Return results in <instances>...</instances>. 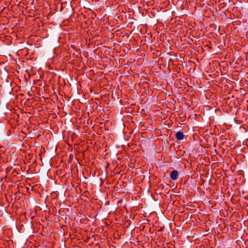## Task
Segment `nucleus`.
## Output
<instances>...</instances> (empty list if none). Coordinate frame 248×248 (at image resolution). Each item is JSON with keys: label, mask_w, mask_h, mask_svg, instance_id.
<instances>
[{"label": "nucleus", "mask_w": 248, "mask_h": 248, "mask_svg": "<svg viewBox=\"0 0 248 248\" xmlns=\"http://www.w3.org/2000/svg\"><path fill=\"white\" fill-rule=\"evenodd\" d=\"M178 171H171L170 174V178L173 180H175L177 179L178 177Z\"/></svg>", "instance_id": "obj_4"}, {"label": "nucleus", "mask_w": 248, "mask_h": 248, "mask_svg": "<svg viewBox=\"0 0 248 248\" xmlns=\"http://www.w3.org/2000/svg\"><path fill=\"white\" fill-rule=\"evenodd\" d=\"M123 200L122 199H121V200H120L119 201H118L117 202V204L119 203H121L122 202Z\"/></svg>", "instance_id": "obj_9"}, {"label": "nucleus", "mask_w": 248, "mask_h": 248, "mask_svg": "<svg viewBox=\"0 0 248 248\" xmlns=\"http://www.w3.org/2000/svg\"><path fill=\"white\" fill-rule=\"evenodd\" d=\"M213 174V171H205V173H203L201 175V179L203 181H210L211 176Z\"/></svg>", "instance_id": "obj_2"}, {"label": "nucleus", "mask_w": 248, "mask_h": 248, "mask_svg": "<svg viewBox=\"0 0 248 248\" xmlns=\"http://www.w3.org/2000/svg\"><path fill=\"white\" fill-rule=\"evenodd\" d=\"M15 172V171H13L12 174ZM15 172H16L17 174H18L19 173L17 171H15Z\"/></svg>", "instance_id": "obj_11"}, {"label": "nucleus", "mask_w": 248, "mask_h": 248, "mask_svg": "<svg viewBox=\"0 0 248 248\" xmlns=\"http://www.w3.org/2000/svg\"><path fill=\"white\" fill-rule=\"evenodd\" d=\"M88 192L87 191H85L84 192V194H85V195H87V193H88Z\"/></svg>", "instance_id": "obj_10"}, {"label": "nucleus", "mask_w": 248, "mask_h": 248, "mask_svg": "<svg viewBox=\"0 0 248 248\" xmlns=\"http://www.w3.org/2000/svg\"><path fill=\"white\" fill-rule=\"evenodd\" d=\"M77 189V188L76 187H75L73 185L71 186L70 187V190H72V189Z\"/></svg>", "instance_id": "obj_8"}, {"label": "nucleus", "mask_w": 248, "mask_h": 248, "mask_svg": "<svg viewBox=\"0 0 248 248\" xmlns=\"http://www.w3.org/2000/svg\"><path fill=\"white\" fill-rule=\"evenodd\" d=\"M54 175L55 174V173H56V174L58 176H60V175H64V174H63V173H62V171H52Z\"/></svg>", "instance_id": "obj_6"}, {"label": "nucleus", "mask_w": 248, "mask_h": 248, "mask_svg": "<svg viewBox=\"0 0 248 248\" xmlns=\"http://www.w3.org/2000/svg\"><path fill=\"white\" fill-rule=\"evenodd\" d=\"M107 176V171H100L99 174L97 175V177L95 178V181L97 184H99V185L101 186L104 181L106 179Z\"/></svg>", "instance_id": "obj_1"}, {"label": "nucleus", "mask_w": 248, "mask_h": 248, "mask_svg": "<svg viewBox=\"0 0 248 248\" xmlns=\"http://www.w3.org/2000/svg\"><path fill=\"white\" fill-rule=\"evenodd\" d=\"M99 172L100 171H90V176L93 177L95 181V178L97 177V175L99 174Z\"/></svg>", "instance_id": "obj_5"}, {"label": "nucleus", "mask_w": 248, "mask_h": 248, "mask_svg": "<svg viewBox=\"0 0 248 248\" xmlns=\"http://www.w3.org/2000/svg\"><path fill=\"white\" fill-rule=\"evenodd\" d=\"M8 172V171H5V174H6Z\"/></svg>", "instance_id": "obj_14"}, {"label": "nucleus", "mask_w": 248, "mask_h": 248, "mask_svg": "<svg viewBox=\"0 0 248 248\" xmlns=\"http://www.w3.org/2000/svg\"><path fill=\"white\" fill-rule=\"evenodd\" d=\"M226 171H223L224 173V174H225V175L226 176Z\"/></svg>", "instance_id": "obj_13"}, {"label": "nucleus", "mask_w": 248, "mask_h": 248, "mask_svg": "<svg viewBox=\"0 0 248 248\" xmlns=\"http://www.w3.org/2000/svg\"><path fill=\"white\" fill-rule=\"evenodd\" d=\"M0 179H1V181H2V180L3 179V178H1V177H0Z\"/></svg>", "instance_id": "obj_12"}, {"label": "nucleus", "mask_w": 248, "mask_h": 248, "mask_svg": "<svg viewBox=\"0 0 248 248\" xmlns=\"http://www.w3.org/2000/svg\"><path fill=\"white\" fill-rule=\"evenodd\" d=\"M175 138L178 140H182L184 138V135L182 132L178 131L175 134Z\"/></svg>", "instance_id": "obj_3"}, {"label": "nucleus", "mask_w": 248, "mask_h": 248, "mask_svg": "<svg viewBox=\"0 0 248 248\" xmlns=\"http://www.w3.org/2000/svg\"><path fill=\"white\" fill-rule=\"evenodd\" d=\"M47 176L51 179H53L52 176L50 174H49L48 173H47Z\"/></svg>", "instance_id": "obj_7"}]
</instances>
